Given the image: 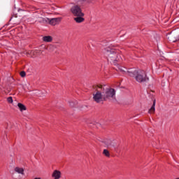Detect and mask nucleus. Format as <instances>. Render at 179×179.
<instances>
[{
  "mask_svg": "<svg viewBox=\"0 0 179 179\" xmlns=\"http://www.w3.org/2000/svg\"><path fill=\"white\" fill-rule=\"evenodd\" d=\"M118 71H120L123 75H129V76L134 78L138 83H143V82H148L149 80V78L146 75V71L143 70H139L135 68L128 69L124 66H119Z\"/></svg>",
  "mask_w": 179,
  "mask_h": 179,
  "instance_id": "1",
  "label": "nucleus"
},
{
  "mask_svg": "<svg viewBox=\"0 0 179 179\" xmlns=\"http://www.w3.org/2000/svg\"><path fill=\"white\" fill-rule=\"evenodd\" d=\"M104 54L108 62H110V64H114V65L117 64V61L119 59L118 53H117V51L115 50L114 48H105Z\"/></svg>",
  "mask_w": 179,
  "mask_h": 179,
  "instance_id": "2",
  "label": "nucleus"
},
{
  "mask_svg": "<svg viewBox=\"0 0 179 179\" xmlns=\"http://www.w3.org/2000/svg\"><path fill=\"white\" fill-rule=\"evenodd\" d=\"M103 100H109V99H115V90L113 88H103Z\"/></svg>",
  "mask_w": 179,
  "mask_h": 179,
  "instance_id": "3",
  "label": "nucleus"
},
{
  "mask_svg": "<svg viewBox=\"0 0 179 179\" xmlns=\"http://www.w3.org/2000/svg\"><path fill=\"white\" fill-rule=\"evenodd\" d=\"M71 12L73 16H85V14L82 12V9L78 5L71 7Z\"/></svg>",
  "mask_w": 179,
  "mask_h": 179,
  "instance_id": "4",
  "label": "nucleus"
},
{
  "mask_svg": "<svg viewBox=\"0 0 179 179\" xmlns=\"http://www.w3.org/2000/svg\"><path fill=\"white\" fill-rule=\"evenodd\" d=\"M93 99L96 103H101V101H104V96H103V92L101 93L100 91L96 92V94H93Z\"/></svg>",
  "mask_w": 179,
  "mask_h": 179,
  "instance_id": "5",
  "label": "nucleus"
},
{
  "mask_svg": "<svg viewBox=\"0 0 179 179\" xmlns=\"http://www.w3.org/2000/svg\"><path fill=\"white\" fill-rule=\"evenodd\" d=\"M103 143L106 148H113V149H115V148H117L115 142L114 141H112L111 139L105 140L103 141Z\"/></svg>",
  "mask_w": 179,
  "mask_h": 179,
  "instance_id": "6",
  "label": "nucleus"
},
{
  "mask_svg": "<svg viewBox=\"0 0 179 179\" xmlns=\"http://www.w3.org/2000/svg\"><path fill=\"white\" fill-rule=\"evenodd\" d=\"M50 24H52V26H55L56 24H58L61 22V18L60 17H57V18H52L51 20L49 19Z\"/></svg>",
  "mask_w": 179,
  "mask_h": 179,
  "instance_id": "7",
  "label": "nucleus"
},
{
  "mask_svg": "<svg viewBox=\"0 0 179 179\" xmlns=\"http://www.w3.org/2000/svg\"><path fill=\"white\" fill-rule=\"evenodd\" d=\"M52 177L54 179H59L61 178V171L58 170H55L52 174Z\"/></svg>",
  "mask_w": 179,
  "mask_h": 179,
  "instance_id": "8",
  "label": "nucleus"
},
{
  "mask_svg": "<svg viewBox=\"0 0 179 179\" xmlns=\"http://www.w3.org/2000/svg\"><path fill=\"white\" fill-rule=\"evenodd\" d=\"M167 38L168 40L171 41V43H176V41H179V36L177 37H174L173 36V35L169 34L167 35Z\"/></svg>",
  "mask_w": 179,
  "mask_h": 179,
  "instance_id": "9",
  "label": "nucleus"
},
{
  "mask_svg": "<svg viewBox=\"0 0 179 179\" xmlns=\"http://www.w3.org/2000/svg\"><path fill=\"white\" fill-rule=\"evenodd\" d=\"M155 107H156V99H155V100L153 101L152 106V107L150 108V109L148 110V113H149L150 114H153V113H155V110H156Z\"/></svg>",
  "mask_w": 179,
  "mask_h": 179,
  "instance_id": "10",
  "label": "nucleus"
},
{
  "mask_svg": "<svg viewBox=\"0 0 179 179\" xmlns=\"http://www.w3.org/2000/svg\"><path fill=\"white\" fill-rule=\"evenodd\" d=\"M14 171H15V173H17L18 174H22V176L23 174H24V169H23V168L15 167L14 169Z\"/></svg>",
  "mask_w": 179,
  "mask_h": 179,
  "instance_id": "11",
  "label": "nucleus"
},
{
  "mask_svg": "<svg viewBox=\"0 0 179 179\" xmlns=\"http://www.w3.org/2000/svg\"><path fill=\"white\" fill-rule=\"evenodd\" d=\"M38 22H39V23H47L48 22H50V18H48V17H40L38 18Z\"/></svg>",
  "mask_w": 179,
  "mask_h": 179,
  "instance_id": "12",
  "label": "nucleus"
},
{
  "mask_svg": "<svg viewBox=\"0 0 179 179\" xmlns=\"http://www.w3.org/2000/svg\"><path fill=\"white\" fill-rule=\"evenodd\" d=\"M74 20L76 23H82V22H85V18H83V16H77L74 18Z\"/></svg>",
  "mask_w": 179,
  "mask_h": 179,
  "instance_id": "13",
  "label": "nucleus"
},
{
  "mask_svg": "<svg viewBox=\"0 0 179 179\" xmlns=\"http://www.w3.org/2000/svg\"><path fill=\"white\" fill-rule=\"evenodd\" d=\"M17 107H18L20 111H21V112L26 111V106L23 103H17Z\"/></svg>",
  "mask_w": 179,
  "mask_h": 179,
  "instance_id": "14",
  "label": "nucleus"
},
{
  "mask_svg": "<svg viewBox=\"0 0 179 179\" xmlns=\"http://www.w3.org/2000/svg\"><path fill=\"white\" fill-rule=\"evenodd\" d=\"M43 40L45 43H51L52 41V37L50 36H46L43 38Z\"/></svg>",
  "mask_w": 179,
  "mask_h": 179,
  "instance_id": "15",
  "label": "nucleus"
},
{
  "mask_svg": "<svg viewBox=\"0 0 179 179\" xmlns=\"http://www.w3.org/2000/svg\"><path fill=\"white\" fill-rule=\"evenodd\" d=\"M36 96H39L40 97H43L44 96H45V91L43 92V91H37L36 92Z\"/></svg>",
  "mask_w": 179,
  "mask_h": 179,
  "instance_id": "16",
  "label": "nucleus"
},
{
  "mask_svg": "<svg viewBox=\"0 0 179 179\" xmlns=\"http://www.w3.org/2000/svg\"><path fill=\"white\" fill-rule=\"evenodd\" d=\"M69 104L71 107H75V106H76V104H78V101H69Z\"/></svg>",
  "mask_w": 179,
  "mask_h": 179,
  "instance_id": "17",
  "label": "nucleus"
},
{
  "mask_svg": "<svg viewBox=\"0 0 179 179\" xmlns=\"http://www.w3.org/2000/svg\"><path fill=\"white\" fill-rule=\"evenodd\" d=\"M7 101L8 103H9L10 104H12V103H13V98H12V96H9L7 98Z\"/></svg>",
  "mask_w": 179,
  "mask_h": 179,
  "instance_id": "18",
  "label": "nucleus"
},
{
  "mask_svg": "<svg viewBox=\"0 0 179 179\" xmlns=\"http://www.w3.org/2000/svg\"><path fill=\"white\" fill-rule=\"evenodd\" d=\"M93 0H76V2L79 3V2H88L90 3Z\"/></svg>",
  "mask_w": 179,
  "mask_h": 179,
  "instance_id": "19",
  "label": "nucleus"
},
{
  "mask_svg": "<svg viewBox=\"0 0 179 179\" xmlns=\"http://www.w3.org/2000/svg\"><path fill=\"white\" fill-rule=\"evenodd\" d=\"M103 155L107 157H110V152L107 150H103Z\"/></svg>",
  "mask_w": 179,
  "mask_h": 179,
  "instance_id": "20",
  "label": "nucleus"
},
{
  "mask_svg": "<svg viewBox=\"0 0 179 179\" xmlns=\"http://www.w3.org/2000/svg\"><path fill=\"white\" fill-rule=\"evenodd\" d=\"M20 76H21L22 78H24V76H26V72H24V71H21V72H20Z\"/></svg>",
  "mask_w": 179,
  "mask_h": 179,
  "instance_id": "21",
  "label": "nucleus"
},
{
  "mask_svg": "<svg viewBox=\"0 0 179 179\" xmlns=\"http://www.w3.org/2000/svg\"><path fill=\"white\" fill-rule=\"evenodd\" d=\"M34 179H41V178H35Z\"/></svg>",
  "mask_w": 179,
  "mask_h": 179,
  "instance_id": "22",
  "label": "nucleus"
},
{
  "mask_svg": "<svg viewBox=\"0 0 179 179\" xmlns=\"http://www.w3.org/2000/svg\"><path fill=\"white\" fill-rule=\"evenodd\" d=\"M108 45V44H105V45Z\"/></svg>",
  "mask_w": 179,
  "mask_h": 179,
  "instance_id": "23",
  "label": "nucleus"
},
{
  "mask_svg": "<svg viewBox=\"0 0 179 179\" xmlns=\"http://www.w3.org/2000/svg\"><path fill=\"white\" fill-rule=\"evenodd\" d=\"M176 179H179V178H177Z\"/></svg>",
  "mask_w": 179,
  "mask_h": 179,
  "instance_id": "24",
  "label": "nucleus"
}]
</instances>
